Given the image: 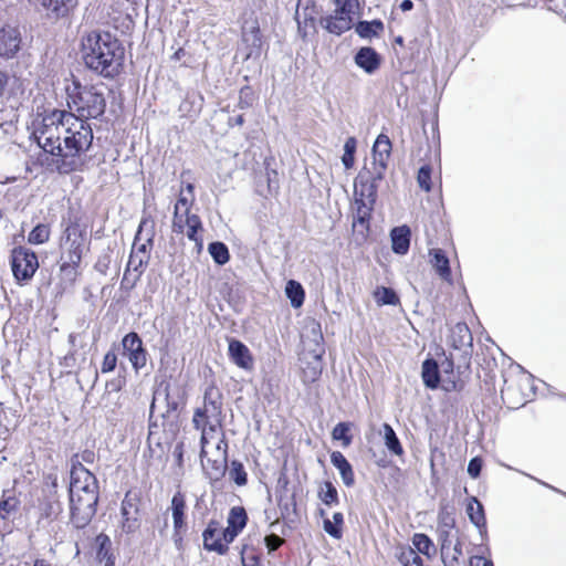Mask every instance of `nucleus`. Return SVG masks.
<instances>
[{
  "label": "nucleus",
  "mask_w": 566,
  "mask_h": 566,
  "mask_svg": "<svg viewBox=\"0 0 566 566\" xmlns=\"http://www.w3.org/2000/svg\"><path fill=\"white\" fill-rule=\"evenodd\" d=\"M32 136L39 147L52 156V165L60 174L76 170L93 142L91 125L73 113L53 109L33 122Z\"/></svg>",
  "instance_id": "1"
},
{
  "label": "nucleus",
  "mask_w": 566,
  "mask_h": 566,
  "mask_svg": "<svg viewBox=\"0 0 566 566\" xmlns=\"http://www.w3.org/2000/svg\"><path fill=\"white\" fill-rule=\"evenodd\" d=\"M82 53L85 65L98 75L113 78L119 74L124 49L111 33L88 32L82 38Z\"/></svg>",
  "instance_id": "2"
},
{
  "label": "nucleus",
  "mask_w": 566,
  "mask_h": 566,
  "mask_svg": "<svg viewBox=\"0 0 566 566\" xmlns=\"http://www.w3.org/2000/svg\"><path fill=\"white\" fill-rule=\"evenodd\" d=\"M69 493L71 521L76 528H83L96 513L98 484L95 475L78 461L72 463Z\"/></svg>",
  "instance_id": "3"
},
{
  "label": "nucleus",
  "mask_w": 566,
  "mask_h": 566,
  "mask_svg": "<svg viewBox=\"0 0 566 566\" xmlns=\"http://www.w3.org/2000/svg\"><path fill=\"white\" fill-rule=\"evenodd\" d=\"M66 103L76 118L87 122L98 118L105 113L106 99L104 92L96 85H82L74 80L66 85Z\"/></svg>",
  "instance_id": "4"
},
{
  "label": "nucleus",
  "mask_w": 566,
  "mask_h": 566,
  "mask_svg": "<svg viewBox=\"0 0 566 566\" xmlns=\"http://www.w3.org/2000/svg\"><path fill=\"white\" fill-rule=\"evenodd\" d=\"M219 390L212 386L205 391L203 406L195 410L193 427L201 431V454L208 453L210 438L222 424V402Z\"/></svg>",
  "instance_id": "5"
},
{
  "label": "nucleus",
  "mask_w": 566,
  "mask_h": 566,
  "mask_svg": "<svg viewBox=\"0 0 566 566\" xmlns=\"http://www.w3.org/2000/svg\"><path fill=\"white\" fill-rule=\"evenodd\" d=\"M87 234L77 222H71L65 228L60 242L61 260H70L72 263H81L84 252L87 250Z\"/></svg>",
  "instance_id": "6"
},
{
  "label": "nucleus",
  "mask_w": 566,
  "mask_h": 566,
  "mask_svg": "<svg viewBox=\"0 0 566 566\" xmlns=\"http://www.w3.org/2000/svg\"><path fill=\"white\" fill-rule=\"evenodd\" d=\"M171 228L176 234H186L199 249L202 247V239L199 237V232L202 231V223L198 214L190 213V209L174 207Z\"/></svg>",
  "instance_id": "7"
},
{
  "label": "nucleus",
  "mask_w": 566,
  "mask_h": 566,
  "mask_svg": "<svg viewBox=\"0 0 566 566\" xmlns=\"http://www.w3.org/2000/svg\"><path fill=\"white\" fill-rule=\"evenodd\" d=\"M11 268L17 281H29L39 269L35 252L25 247H17L11 252Z\"/></svg>",
  "instance_id": "8"
},
{
  "label": "nucleus",
  "mask_w": 566,
  "mask_h": 566,
  "mask_svg": "<svg viewBox=\"0 0 566 566\" xmlns=\"http://www.w3.org/2000/svg\"><path fill=\"white\" fill-rule=\"evenodd\" d=\"M214 452H210L202 457L200 453L201 464L206 473L211 480L218 481L227 471L228 443L222 437L214 447Z\"/></svg>",
  "instance_id": "9"
},
{
  "label": "nucleus",
  "mask_w": 566,
  "mask_h": 566,
  "mask_svg": "<svg viewBox=\"0 0 566 566\" xmlns=\"http://www.w3.org/2000/svg\"><path fill=\"white\" fill-rule=\"evenodd\" d=\"M340 8L335 9L334 13L321 19V25L329 33L339 35L352 27V11L357 4V0H344Z\"/></svg>",
  "instance_id": "10"
},
{
  "label": "nucleus",
  "mask_w": 566,
  "mask_h": 566,
  "mask_svg": "<svg viewBox=\"0 0 566 566\" xmlns=\"http://www.w3.org/2000/svg\"><path fill=\"white\" fill-rule=\"evenodd\" d=\"M155 220L151 216H143L135 235L132 252L146 254L148 259H150V251L155 238Z\"/></svg>",
  "instance_id": "11"
},
{
  "label": "nucleus",
  "mask_w": 566,
  "mask_h": 566,
  "mask_svg": "<svg viewBox=\"0 0 566 566\" xmlns=\"http://www.w3.org/2000/svg\"><path fill=\"white\" fill-rule=\"evenodd\" d=\"M186 499L181 492H177L171 499V516L174 523V534L172 539L177 546L182 542V535L187 530V524L185 521L186 516Z\"/></svg>",
  "instance_id": "12"
},
{
  "label": "nucleus",
  "mask_w": 566,
  "mask_h": 566,
  "mask_svg": "<svg viewBox=\"0 0 566 566\" xmlns=\"http://www.w3.org/2000/svg\"><path fill=\"white\" fill-rule=\"evenodd\" d=\"M421 377L427 388L437 389L440 381L446 391L454 390L457 387L455 380L440 378V367L436 360L429 358L422 363Z\"/></svg>",
  "instance_id": "13"
},
{
  "label": "nucleus",
  "mask_w": 566,
  "mask_h": 566,
  "mask_svg": "<svg viewBox=\"0 0 566 566\" xmlns=\"http://www.w3.org/2000/svg\"><path fill=\"white\" fill-rule=\"evenodd\" d=\"M21 41V33L17 27L8 24L0 28V57H14L20 50Z\"/></svg>",
  "instance_id": "14"
},
{
  "label": "nucleus",
  "mask_w": 566,
  "mask_h": 566,
  "mask_svg": "<svg viewBox=\"0 0 566 566\" xmlns=\"http://www.w3.org/2000/svg\"><path fill=\"white\" fill-rule=\"evenodd\" d=\"M123 348L128 356L133 367L138 370L146 365V350L143 347V342L137 333H128L123 338Z\"/></svg>",
  "instance_id": "15"
},
{
  "label": "nucleus",
  "mask_w": 566,
  "mask_h": 566,
  "mask_svg": "<svg viewBox=\"0 0 566 566\" xmlns=\"http://www.w3.org/2000/svg\"><path fill=\"white\" fill-rule=\"evenodd\" d=\"M148 262L149 259L146 254L130 252L127 266L122 279V286L124 289L134 287Z\"/></svg>",
  "instance_id": "16"
},
{
  "label": "nucleus",
  "mask_w": 566,
  "mask_h": 566,
  "mask_svg": "<svg viewBox=\"0 0 566 566\" xmlns=\"http://www.w3.org/2000/svg\"><path fill=\"white\" fill-rule=\"evenodd\" d=\"M378 182L366 178L365 172H359L355 185V201L375 205L377 199Z\"/></svg>",
  "instance_id": "17"
},
{
  "label": "nucleus",
  "mask_w": 566,
  "mask_h": 566,
  "mask_svg": "<svg viewBox=\"0 0 566 566\" xmlns=\"http://www.w3.org/2000/svg\"><path fill=\"white\" fill-rule=\"evenodd\" d=\"M228 355L239 368L249 370L253 367V358L250 349L240 340L230 338Z\"/></svg>",
  "instance_id": "18"
},
{
  "label": "nucleus",
  "mask_w": 566,
  "mask_h": 566,
  "mask_svg": "<svg viewBox=\"0 0 566 566\" xmlns=\"http://www.w3.org/2000/svg\"><path fill=\"white\" fill-rule=\"evenodd\" d=\"M355 207L356 211L354 213L353 228L361 238H365L369 229V219L374 205L355 201Z\"/></svg>",
  "instance_id": "19"
},
{
  "label": "nucleus",
  "mask_w": 566,
  "mask_h": 566,
  "mask_svg": "<svg viewBox=\"0 0 566 566\" xmlns=\"http://www.w3.org/2000/svg\"><path fill=\"white\" fill-rule=\"evenodd\" d=\"M203 547L210 552H217L223 555L228 551V546L222 542L220 532L218 530V523L210 522L203 534Z\"/></svg>",
  "instance_id": "20"
},
{
  "label": "nucleus",
  "mask_w": 566,
  "mask_h": 566,
  "mask_svg": "<svg viewBox=\"0 0 566 566\" xmlns=\"http://www.w3.org/2000/svg\"><path fill=\"white\" fill-rule=\"evenodd\" d=\"M429 262L438 275L448 282H451L450 262L446 252L441 249H431L429 251Z\"/></svg>",
  "instance_id": "21"
},
{
  "label": "nucleus",
  "mask_w": 566,
  "mask_h": 566,
  "mask_svg": "<svg viewBox=\"0 0 566 566\" xmlns=\"http://www.w3.org/2000/svg\"><path fill=\"white\" fill-rule=\"evenodd\" d=\"M42 7L55 19L67 15L77 4V0H41Z\"/></svg>",
  "instance_id": "22"
},
{
  "label": "nucleus",
  "mask_w": 566,
  "mask_h": 566,
  "mask_svg": "<svg viewBox=\"0 0 566 566\" xmlns=\"http://www.w3.org/2000/svg\"><path fill=\"white\" fill-rule=\"evenodd\" d=\"M331 462L339 471L340 478L346 486H353L355 483V475L352 464L347 461L344 454L339 451H333L331 454Z\"/></svg>",
  "instance_id": "23"
},
{
  "label": "nucleus",
  "mask_w": 566,
  "mask_h": 566,
  "mask_svg": "<svg viewBox=\"0 0 566 566\" xmlns=\"http://www.w3.org/2000/svg\"><path fill=\"white\" fill-rule=\"evenodd\" d=\"M355 62L369 74L374 73L380 64L377 52L371 48H361L355 55Z\"/></svg>",
  "instance_id": "24"
},
{
  "label": "nucleus",
  "mask_w": 566,
  "mask_h": 566,
  "mask_svg": "<svg viewBox=\"0 0 566 566\" xmlns=\"http://www.w3.org/2000/svg\"><path fill=\"white\" fill-rule=\"evenodd\" d=\"M410 229L407 226L396 227L390 232L392 251L406 254L410 247Z\"/></svg>",
  "instance_id": "25"
},
{
  "label": "nucleus",
  "mask_w": 566,
  "mask_h": 566,
  "mask_svg": "<svg viewBox=\"0 0 566 566\" xmlns=\"http://www.w3.org/2000/svg\"><path fill=\"white\" fill-rule=\"evenodd\" d=\"M467 513L470 521L479 528L480 534L483 536L486 533V521L484 515L483 505L476 497H472L467 506Z\"/></svg>",
  "instance_id": "26"
},
{
  "label": "nucleus",
  "mask_w": 566,
  "mask_h": 566,
  "mask_svg": "<svg viewBox=\"0 0 566 566\" xmlns=\"http://www.w3.org/2000/svg\"><path fill=\"white\" fill-rule=\"evenodd\" d=\"M307 328L312 334V338L308 339V342H304L307 352H313L315 357L323 356L325 353V348L323 345V334L321 331V324L313 321Z\"/></svg>",
  "instance_id": "27"
},
{
  "label": "nucleus",
  "mask_w": 566,
  "mask_h": 566,
  "mask_svg": "<svg viewBox=\"0 0 566 566\" xmlns=\"http://www.w3.org/2000/svg\"><path fill=\"white\" fill-rule=\"evenodd\" d=\"M20 504V499L13 491H4L0 501V518L8 520L11 515L15 514Z\"/></svg>",
  "instance_id": "28"
},
{
  "label": "nucleus",
  "mask_w": 566,
  "mask_h": 566,
  "mask_svg": "<svg viewBox=\"0 0 566 566\" xmlns=\"http://www.w3.org/2000/svg\"><path fill=\"white\" fill-rule=\"evenodd\" d=\"M243 43L248 45L245 59L259 57L261 54L262 40L259 29H253L249 33H243Z\"/></svg>",
  "instance_id": "29"
},
{
  "label": "nucleus",
  "mask_w": 566,
  "mask_h": 566,
  "mask_svg": "<svg viewBox=\"0 0 566 566\" xmlns=\"http://www.w3.org/2000/svg\"><path fill=\"white\" fill-rule=\"evenodd\" d=\"M391 154V142L385 134L378 135L373 146V159H380L388 161Z\"/></svg>",
  "instance_id": "30"
},
{
  "label": "nucleus",
  "mask_w": 566,
  "mask_h": 566,
  "mask_svg": "<svg viewBox=\"0 0 566 566\" xmlns=\"http://www.w3.org/2000/svg\"><path fill=\"white\" fill-rule=\"evenodd\" d=\"M384 30V23L380 20L360 21L356 25V32L364 39H371L379 35Z\"/></svg>",
  "instance_id": "31"
},
{
  "label": "nucleus",
  "mask_w": 566,
  "mask_h": 566,
  "mask_svg": "<svg viewBox=\"0 0 566 566\" xmlns=\"http://www.w3.org/2000/svg\"><path fill=\"white\" fill-rule=\"evenodd\" d=\"M312 359L307 367L303 368L304 382H314L322 374V356L315 357L313 352H307Z\"/></svg>",
  "instance_id": "32"
},
{
  "label": "nucleus",
  "mask_w": 566,
  "mask_h": 566,
  "mask_svg": "<svg viewBox=\"0 0 566 566\" xmlns=\"http://www.w3.org/2000/svg\"><path fill=\"white\" fill-rule=\"evenodd\" d=\"M382 431L387 449L396 455H401L403 453V449L392 427L388 423H384Z\"/></svg>",
  "instance_id": "33"
},
{
  "label": "nucleus",
  "mask_w": 566,
  "mask_h": 566,
  "mask_svg": "<svg viewBox=\"0 0 566 566\" xmlns=\"http://www.w3.org/2000/svg\"><path fill=\"white\" fill-rule=\"evenodd\" d=\"M387 167L388 161L373 159L370 167H365L361 172L366 174V178H370V180L379 182L384 179Z\"/></svg>",
  "instance_id": "34"
},
{
  "label": "nucleus",
  "mask_w": 566,
  "mask_h": 566,
  "mask_svg": "<svg viewBox=\"0 0 566 566\" xmlns=\"http://www.w3.org/2000/svg\"><path fill=\"white\" fill-rule=\"evenodd\" d=\"M285 293H286V296L290 298L293 307L297 308L303 304L304 290L298 282H296L294 280H290L286 283Z\"/></svg>",
  "instance_id": "35"
},
{
  "label": "nucleus",
  "mask_w": 566,
  "mask_h": 566,
  "mask_svg": "<svg viewBox=\"0 0 566 566\" xmlns=\"http://www.w3.org/2000/svg\"><path fill=\"white\" fill-rule=\"evenodd\" d=\"M344 523V516L337 512L333 514V521L324 518L323 527L324 531L332 537L339 539L343 536L342 525Z\"/></svg>",
  "instance_id": "36"
},
{
  "label": "nucleus",
  "mask_w": 566,
  "mask_h": 566,
  "mask_svg": "<svg viewBox=\"0 0 566 566\" xmlns=\"http://www.w3.org/2000/svg\"><path fill=\"white\" fill-rule=\"evenodd\" d=\"M96 545H97V552L96 556L99 559V562H106V565L113 564L112 555H111V548H112V542L109 537L105 534H99L96 536Z\"/></svg>",
  "instance_id": "37"
},
{
  "label": "nucleus",
  "mask_w": 566,
  "mask_h": 566,
  "mask_svg": "<svg viewBox=\"0 0 566 566\" xmlns=\"http://www.w3.org/2000/svg\"><path fill=\"white\" fill-rule=\"evenodd\" d=\"M228 474H229V479L232 482H234L238 486H243L248 482V473H247L243 464L238 460H233L230 463Z\"/></svg>",
  "instance_id": "38"
},
{
  "label": "nucleus",
  "mask_w": 566,
  "mask_h": 566,
  "mask_svg": "<svg viewBox=\"0 0 566 566\" xmlns=\"http://www.w3.org/2000/svg\"><path fill=\"white\" fill-rule=\"evenodd\" d=\"M374 297L379 305H397L399 297L390 287L380 286L374 292Z\"/></svg>",
  "instance_id": "39"
},
{
  "label": "nucleus",
  "mask_w": 566,
  "mask_h": 566,
  "mask_svg": "<svg viewBox=\"0 0 566 566\" xmlns=\"http://www.w3.org/2000/svg\"><path fill=\"white\" fill-rule=\"evenodd\" d=\"M208 251L212 256L213 261L219 265L226 264L230 259L229 249L222 242L210 243L208 247Z\"/></svg>",
  "instance_id": "40"
},
{
  "label": "nucleus",
  "mask_w": 566,
  "mask_h": 566,
  "mask_svg": "<svg viewBox=\"0 0 566 566\" xmlns=\"http://www.w3.org/2000/svg\"><path fill=\"white\" fill-rule=\"evenodd\" d=\"M248 516L242 506H233L228 515V525L242 531L247 525Z\"/></svg>",
  "instance_id": "41"
},
{
  "label": "nucleus",
  "mask_w": 566,
  "mask_h": 566,
  "mask_svg": "<svg viewBox=\"0 0 566 566\" xmlns=\"http://www.w3.org/2000/svg\"><path fill=\"white\" fill-rule=\"evenodd\" d=\"M51 234L50 227L44 223L35 226L28 235V242L31 244H43L49 241Z\"/></svg>",
  "instance_id": "42"
},
{
  "label": "nucleus",
  "mask_w": 566,
  "mask_h": 566,
  "mask_svg": "<svg viewBox=\"0 0 566 566\" xmlns=\"http://www.w3.org/2000/svg\"><path fill=\"white\" fill-rule=\"evenodd\" d=\"M412 544L417 551L423 555L430 556L434 552V545L429 536L422 533L413 535Z\"/></svg>",
  "instance_id": "43"
},
{
  "label": "nucleus",
  "mask_w": 566,
  "mask_h": 566,
  "mask_svg": "<svg viewBox=\"0 0 566 566\" xmlns=\"http://www.w3.org/2000/svg\"><path fill=\"white\" fill-rule=\"evenodd\" d=\"M350 423L339 422L335 426L332 432L334 440L342 441L343 447H348L352 443V437L349 436Z\"/></svg>",
  "instance_id": "44"
},
{
  "label": "nucleus",
  "mask_w": 566,
  "mask_h": 566,
  "mask_svg": "<svg viewBox=\"0 0 566 566\" xmlns=\"http://www.w3.org/2000/svg\"><path fill=\"white\" fill-rule=\"evenodd\" d=\"M78 265H80V263H72L70 260H63V262L60 266L62 279L65 282L73 284L78 274V272H77Z\"/></svg>",
  "instance_id": "45"
},
{
  "label": "nucleus",
  "mask_w": 566,
  "mask_h": 566,
  "mask_svg": "<svg viewBox=\"0 0 566 566\" xmlns=\"http://www.w3.org/2000/svg\"><path fill=\"white\" fill-rule=\"evenodd\" d=\"M318 495L322 502H324L327 505L338 503L337 490L332 482H325Z\"/></svg>",
  "instance_id": "46"
},
{
  "label": "nucleus",
  "mask_w": 566,
  "mask_h": 566,
  "mask_svg": "<svg viewBox=\"0 0 566 566\" xmlns=\"http://www.w3.org/2000/svg\"><path fill=\"white\" fill-rule=\"evenodd\" d=\"M355 151H356V139L354 137L347 138L344 145V155L342 157V161L346 169H349L354 166L355 161Z\"/></svg>",
  "instance_id": "47"
},
{
  "label": "nucleus",
  "mask_w": 566,
  "mask_h": 566,
  "mask_svg": "<svg viewBox=\"0 0 566 566\" xmlns=\"http://www.w3.org/2000/svg\"><path fill=\"white\" fill-rule=\"evenodd\" d=\"M431 175H432V168L430 165H423L419 168L418 175H417V181L419 187L429 192L431 190Z\"/></svg>",
  "instance_id": "48"
},
{
  "label": "nucleus",
  "mask_w": 566,
  "mask_h": 566,
  "mask_svg": "<svg viewBox=\"0 0 566 566\" xmlns=\"http://www.w3.org/2000/svg\"><path fill=\"white\" fill-rule=\"evenodd\" d=\"M122 530L123 532L129 534L134 533L139 527V513H130L129 515H122Z\"/></svg>",
  "instance_id": "49"
},
{
  "label": "nucleus",
  "mask_w": 566,
  "mask_h": 566,
  "mask_svg": "<svg viewBox=\"0 0 566 566\" xmlns=\"http://www.w3.org/2000/svg\"><path fill=\"white\" fill-rule=\"evenodd\" d=\"M400 562L403 566H422L421 557L411 548L401 554Z\"/></svg>",
  "instance_id": "50"
},
{
  "label": "nucleus",
  "mask_w": 566,
  "mask_h": 566,
  "mask_svg": "<svg viewBox=\"0 0 566 566\" xmlns=\"http://www.w3.org/2000/svg\"><path fill=\"white\" fill-rule=\"evenodd\" d=\"M116 363H117V357H116L115 353H113V352L106 353L104 356L103 363H102L101 371L102 373L113 371L116 367Z\"/></svg>",
  "instance_id": "51"
},
{
  "label": "nucleus",
  "mask_w": 566,
  "mask_h": 566,
  "mask_svg": "<svg viewBox=\"0 0 566 566\" xmlns=\"http://www.w3.org/2000/svg\"><path fill=\"white\" fill-rule=\"evenodd\" d=\"M439 522L441 524V526H443L444 528H447L444 532H443V538H447L448 539V530H451L453 528L454 526V518L446 511H441L439 513Z\"/></svg>",
  "instance_id": "52"
},
{
  "label": "nucleus",
  "mask_w": 566,
  "mask_h": 566,
  "mask_svg": "<svg viewBox=\"0 0 566 566\" xmlns=\"http://www.w3.org/2000/svg\"><path fill=\"white\" fill-rule=\"evenodd\" d=\"M450 547V541L444 538L441 544V556H442V563L444 566H459V562H457V557H449V555L446 553L447 549Z\"/></svg>",
  "instance_id": "53"
},
{
  "label": "nucleus",
  "mask_w": 566,
  "mask_h": 566,
  "mask_svg": "<svg viewBox=\"0 0 566 566\" xmlns=\"http://www.w3.org/2000/svg\"><path fill=\"white\" fill-rule=\"evenodd\" d=\"M195 201V196L187 195L184 190L180 191L179 197L175 203L178 209H191Z\"/></svg>",
  "instance_id": "54"
},
{
  "label": "nucleus",
  "mask_w": 566,
  "mask_h": 566,
  "mask_svg": "<svg viewBox=\"0 0 566 566\" xmlns=\"http://www.w3.org/2000/svg\"><path fill=\"white\" fill-rule=\"evenodd\" d=\"M130 513H139V510L135 503V500L126 494L122 502V515H129Z\"/></svg>",
  "instance_id": "55"
},
{
  "label": "nucleus",
  "mask_w": 566,
  "mask_h": 566,
  "mask_svg": "<svg viewBox=\"0 0 566 566\" xmlns=\"http://www.w3.org/2000/svg\"><path fill=\"white\" fill-rule=\"evenodd\" d=\"M482 470V460L480 458H473L468 464V473L471 478L476 479L480 476Z\"/></svg>",
  "instance_id": "56"
},
{
  "label": "nucleus",
  "mask_w": 566,
  "mask_h": 566,
  "mask_svg": "<svg viewBox=\"0 0 566 566\" xmlns=\"http://www.w3.org/2000/svg\"><path fill=\"white\" fill-rule=\"evenodd\" d=\"M264 541L270 552L277 549L283 544V538H281L276 534H270L265 536Z\"/></svg>",
  "instance_id": "57"
},
{
  "label": "nucleus",
  "mask_w": 566,
  "mask_h": 566,
  "mask_svg": "<svg viewBox=\"0 0 566 566\" xmlns=\"http://www.w3.org/2000/svg\"><path fill=\"white\" fill-rule=\"evenodd\" d=\"M240 532L241 531L234 528L233 526L228 525L227 528H224L222 532V542L228 546V544L234 541Z\"/></svg>",
  "instance_id": "58"
},
{
  "label": "nucleus",
  "mask_w": 566,
  "mask_h": 566,
  "mask_svg": "<svg viewBox=\"0 0 566 566\" xmlns=\"http://www.w3.org/2000/svg\"><path fill=\"white\" fill-rule=\"evenodd\" d=\"M45 485L48 486L50 493L55 494L56 489H57L56 474H53V473L48 474L45 478Z\"/></svg>",
  "instance_id": "59"
},
{
  "label": "nucleus",
  "mask_w": 566,
  "mask_h": 566,
  "mask_svg": "<svg viewBox=\"0 0 566 566\" xmlns=\"http://www.w3.org/2000/svg\"><path fill=\"white\" fill-rule=\"evenodd\" d=\"M470 566H493V563L483 556H472L470 558Z\"/></svg>",
  "instance_id": "60"
},
{
  "label": "nucleus",
  "mask_w": 566,
  "mask_h": 566,
  "mask_svg": "<svg viewBox=\"0 0 566 566\" xmlns=\"http://www.w3.org/2000/svg\"><path fill=\"white\" fill-rule=\"evenodd\" d=\"M454 332L459 333L462 338V344H464V338L467 337L469 342H471L472 337L470 331L465 324H458L454 328Z\"/></svg>",
  "instance_id": "61"
},
{
  "label": "nucleus",
  "mask_w": 566,
  "mask_h": 566,
  "mask_svg": "<svg viewBox=\"0 0 566 566\" xmlns=\"http://www.w3.org/2000/svg\"><path fill=\"white\" fill-rule=\"evenodd\" d=\"M525 475H526V476H528L530 479H532V480L536 481V482H537V483H539L541 485H543V486H545V488H548L549 490H552V491H554V492H556V493H559V494H562L563 496H565V497H566V492H564V491H562V490H559V489H557V488H555V486H553V485H551V484H548V483H546V482H544V481H542V480H539V479H537V478H534V476H532V475H530V474H525Z\"/></svg>",
  "instance_id": "62"
},
{
  "label": "nucleus",
  "mask_w": 566,
  "mask_h": 566,
  "mask_svg": "<svg viewBox=\"0 0 566 566\" xmlns=\"http://www.w3.org/2000/svg\"><path fill=\"white\" fill-rule=\"evenodd\" d=\"M251 91L249 87H244L240 91V103H244L247 106L250 105Z\"/></svg>",
  "instance_id": "63"
},
{
  "label": "nucleus",
  "mask_w": 566,
  "mask_h": 566,
  "mask_svg": "<svg viewBox=\"0 0 566 566\" xmlns=\"http://www.w3.org/2000/svg\"><path fill=\"white\" fill-rule=\"evenodd\" d=\"M446 553L449 555V557H457V562H459V558L462 556V544L460 542H457L452 548V553Z\"/></svg>",
  "instance_id": "64"
}]
</instances>
